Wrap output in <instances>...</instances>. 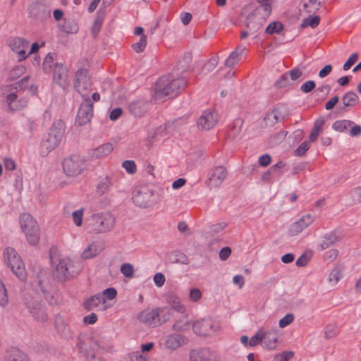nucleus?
Wrapping results in <instances>:
<instances>
[{
  "instance_id": "f257e3e1",
  "label": "nucleus",
  "mask_w": 361,
  "mask_h": 361,
  "mask_svg": "<svg viewBox=\"0 0 361 361\" xmlns=\"http://www.w3.org/2000/svg\"><path fill=\"white\" fill-rule=\"evenodd\" d=\"M184 78H175L168 74L161 76L154 86V97L156 99H163L166 97H173L179 94L186 86Z\"/></svg>"
},
{
  "instance_id": "f03ea898",
  "label": "nucleus",
  "mask_w": 361,
  "mask_h": 361,
  "mask_svg": "<svg viewBox=\"0 0 361 361\" xmlns=\"http://www.w3.org/2000/svg\"><path fill=\"white\" fill-rule=\"evenodd\" d=\"M77 347L87 361H103L99 357H97L96 353L105 350L106 348L96 338L80 336L78 338Z\"/></svg>"
},
{
  "instance_id": "7ed1b4c3",
  "label": "nucleus",
  "mask_w": 361,
  "mask_h": 361,
  "mask_svg": "<svg viewBox=\"0 0 361 361\" xmlns=\"http://www.w3.org/2000/svg\"><path fill=\"white\" fill-rule=\"evenodd\" d=\"M115 225V218L109 212L93 214L88 220L87 228L90 232L102 233L110 231Z\"/></svg>"
},
{
  "instance_id": "20e7f679",
  "label": "nucleus",
  "mask_w": 361,
  "mask_h": 361,
  "mask_svg": "<svg viewBox=\"0 0 361 361\" xmlns=\"http://www.w3.org/2000/svg\"><path fill=\"white\" fill-rule=\"evenodd\" d=\"M4 260L12 272L20 280L25 281L27 272L23 262L15 249L6 247L4 251Z\"/></svg>"
},
{
  "instance_id": "39448f33",
  "label": "nucleus",
  "mask_w": 361,
  "mask_h": 361,
  "mask_svg": "<svg viewBox=\"0 0 361 361\" xmlns=\"http://www.w3.org/2000/svg\"><path fill=\"white\" fill-rule=\"evenodd\" d=\"M20 225L29 244L36 245L39 240V227L36 220L29 214L23 213L20 216Z\"/></svg>"
},
{
  "instance_id": "423d86ee",
  "label": "nucleus",
  "mask_w": 361,
  "mask_h": 361,
  "mask_svg": "<svg viewBox=\"0 0 361 361\" xmlns=\"http://www.w3.org/2000/svg\"><path fill=\"white\" fill-rule=\"evenodd\" d=\"M80 272V267L69 258L59 260L54 271V277L61 282H65L75 278Z\"/></svg>"
},
{
  "instance_id": "0eeeda50",
  "label": "nucleus",
  "mask_w": 361,
  "mask_h": 361,
  "mask_svg": "<svg viewBox=\"0 0 361 361\" xmlns=\"http://www.w3.org/2000/svg\"><path fill=\"white\" fill-rule=\"evenodd\" d=\"M65 128L62 121H55L49 129L47 137L42 141V148L47 149V153L55 149L62 141Z\"/></svg>"
},
{
  "instance_id": "6e6552de",
  "label": "nucleus",
  "mask_w": 361,
  "mask_h": 361,
  "mask_svg": "<svg viewBox=\"0 0 361 361\" xmlns=\"http://www.w3.org/2000/svg\"><path fill=\"white\" fill-rule=\"evenodd\" d=\"M134 204L141 208L152 207L157 203L154 190L147 185L137 187L132 197Z\"/></svg>"
},
{
  "instance_id": "1a4fd4ad",
  "label": "nucleus",
  "mask_w": 361,
  "mask_h": 361,
  "mask_svg": "<svg viewBox=\"0 0 361 361\" xmlns=\"http://www.w3.org/2000/svg\"><path fill=\"white\" fill-rule=\"evenodd\" d=\"M193 331L200 336H212L220 329L219 324L211 319L196 321L192 325Z\"/></svg>"
},
{
  "instance_id": "9d476101",
  "label": "nucleus",
  "mask_w": 361,
  "mask_h": 361,
  "mask_svg": "<svg viewBox=\"0 0 361 361\" xmlns=\"http://www.w3.org/2000/svg\"><path fill=\"white\" fill-rule=\"evenodd\" d=\"M63 170L68 176H75L81 173L85 168L84 160L79 156L73 155L64 159Z\"/></svg>"
},
{
  "instance_id": "9b49d317",
  "label": "nucleus",
  "mask_w": 361,
  "mask_h": 361,
  "mask_svg": "<svg viewBox=\"0 0 361 361\" xmlns=\"http://www.w3.org/2000/svg\"><path fill=\"white\" fill-rule=\"evenodd\" d=\"M92 85L88 69H78L75 74L74 87L82 97L86 96V92Z\"/></svg>"
},
{
  "instance_id": "f8f14e48",
  "label": "nucleus",
  "mask_w": 361,
  "mask_h": 361,
  "mask_svg": "<svg viewBox=\"0 0 361 361\" xmlns=\"http://www.w3.org/2000/svg\"><path fill=\"white\" fill-rule=\"evenodd\" d=\"M93 116V102L87 97L80 104L75 118V124L82 126L90 122Z\"/></svg>"
},
{
  "instance_id": "ddd939ff",
  "label": "nucleus",
  "mask_w": 361,
  "mask_h": 361,
  "mask_svg": "<svg viewBox=\"0 0 361 361\" xmlns=\"http://www.w3.org/2000/svg\"><path fill=\"white\" fill-rule=\"evenodd\" d=\"M164 311V310L161 308L145 309L138 314L137 318L141 323L147 326L157 327L160 326L159 315Z\"/></svg>"
},
{
  "instance_id": "4468645a",
  "label": "nucleus",
  "mask_w": 361,
  "mask_h": 361,
  "mask_svg": "<svg viewBox=\"0 0 361 361\" xmlns=\"http://www.w3.org/2000/svg\"><path fill=\"white\" fill-rule=\"evenodd\" d=\"M26 307L34 319L39 322H45L48 319L47 308L44 304L37 300L26 302Z\"/></svg>"
},
{
  "instance_id": "2eb2a0df",
  "label": "nucleus",
  "mask_w": 361,
  "mask_h": 361,
  "mask_svg": "<svg viewBox=\"0 0 361 361\" xmlns=\"http://www.w3.org/2000/svg\"><path fill=\"white\" fill-rule=\"evenodd\" d=\"M227 169L223 166H216L208 173L207 183L209 187H219L227 176Z\"/></svg>"
},
{
  "instance_id": "dca6fc26",
  "label": "nucleus",
  "mask_w": 361,
  "mask_h": 361,
  "mask_svg": "<svg viewBox=\"0 0 361 361\" xmlns=\"http://www.w3.org/2000/svg\"><path fill=\"white\" fill-rule=\"evenodd\" d=\"M29 44V41L22 37H14L9 42V47L17 54L18 61L24 60L27 57L26 49Z\"/></svg>"
},
{
  "instance_id": "f3484780",
  "label": "nucleus",
  "mask_w": 361,
  "mask_h": 361,
  "mask_svg": "<svg viewBox=\"0 0 361 361\" xmlns=\"http://www.w3.org/2000/svg\"><path fill=\"white\" fill-rule=\"evenodd\" d=\"M30 15L39 21H44L51 17V10L43 3L36 2L30 7Z\"/></svg>"
},
{
  "instance_id": "a211bd4d",
  "label": "nucleus",
  "mask_w": 361,
  "mask_h": 361,
  "mask_svg": "<svg viewBox=\"0 0 361 361\" xmlns=\"http://www.w3.org/2000/svg\"><path fill=\"white\" fill-rule=\"evenodd\" d=\"M218 121L217 114L213 111H204L197 120L200 129L208 130L215 126Z\"/></svg>"
},
{
  "instance_id": "6ab92c4d",
  "label": "nucleus",
  "mask_w": 361,
  "mask_h": 361,
  "mask_svg": "<svg viewBox=\"0 0 361 361\" xmlns=\"http://www.w3.org/2000/svg\"><path fill=\"white\" fill-rule=\"evenodd\" d=\"M44 273L45 274V271H41L37 274L39 288L49 304L52 306L56 305H57V300L50 293L49 290V284Z\"/></svg>"
},
{
  "instance_id": "aec40b11",
  "label": "nucleus",
  "mask_w": 361,
  "mask_h": 361,
  "mask_svg": "<svg viewBox=\"0 0 361 361\" xmlns=\"http://www.w3.org/2000/svg\"><path fill=\"white\" fill-rule=\"evenodd\" d=\"M149 103L146 99H138L128 104V111L135 117H141L148 111Z\"/></svg>"
},
{
  "instance_id": "412c9836",
  "label": "nucleus",
  "mask_w": 361,
  "mask_h": 361,
  "mask_svg": "<svg viewBox=\"0 0 361 361\" xmlns=\"http://www.w3.org/2000/svg\"><path fill=\"white\" fill-rule=\"evenodd\" d=\"M191 361H217L216 354L209 348L192 350L190 353Z\"/></svg>"
},
{
  "instance_id": "4be33fe9",
  "label": "nucleus",
  "mask_w": 361,
  "mask_h": 361,
  "mask_svg": "<svg viewBox=\"0 0 361 361\" xmlns=\"http://www.w3.org/2000/svg\"><path fill=\"white\" fill-rule=\"evenodd\" d=\"M9 111L12 112L20 111L27 106V100L25 98L18 99L16 92L9 93L6 97Z\"/></svg>"
},
{
  "instance_id": "5701e85b",
  "label": "nucleus",
  "mask_w": 361,
  "mask_h": 361,
  "mask_svg": "<svg viewBox=\"0 0 361 361\" xmlns=\"http://www.w3.org/2000/svg\"><path fill=\"white\" fill-rule=\"evenodd\" d=\"M313 222V218L310 214L302 216L298 221L293 223L289 229V234L292 236L301 233L305 228Z\"/></svg>"
},
{
  "instance_id": "b1692460",
  "label": "nucleus",
  "mask_w": 361,
  "mask_h": 361,
  "mask_svg": "<svg viewBox=\"0 0 361 361\" xmlns=\"http://www.w3.org/2000/svg\"><path fill=\"white\" fill-rule=\"evenodd\" d=\"M343 234L341 231L334 230L329 233H326L322 238V242L319 245L322 250L327 249L328 247L334 245L336 243L340 241L342 238Z\"/></svg>"
},
{
  "instance_id": "393cba45",
  "label": "nucleus",
  "mask_w": 361,
  "mask_h": 361,
  "mask_svg": "<svg viewBox=\"0 0 361 361\" xmlns=\"http://www.w3.org/2000/svg\"><path fill=\"white\" fill-rule=\"evenodd\" d=\"M83 306L87 311H90L94 309H97L98 310H104L106 309V306L104 304V297L100 293L96 294L85 300Z\"/></svg>"
},
{
  "instance_id": "a878e982",
  "label": "nucleus",
  "mask_w": 361,
  "mask_h": 361,
  "mask_svg": "<svg viewBox=\"0 0 361 361\" xmlns=\"http://www.w3.org/2000/svg\"><path fill=\"white\" fill-rule=\"evenodd\" d=\"M263 347L268 350H274L276 348V343L279 338V333L277 330H269L267 331H263Z\"/></svg>"
},
{
  "instance_id": "bb28decb",
  "label": "nucleus",
  "mask_w": 361,
  "mask_h": 361,
  "mask_svg": "<svg viewBox=\"0 0 361 361\" xmlns=\"http://www.w3.org/2000/svg\"><path fill=\"white\" fill-rule=\"evenodd\" d=\"M185 341L186 338L185 336L178 334H173L166 338L165 346L169 349L176 350L185 344Z\"/></svg>"
},
{
  "instance_id": "cd10ccee",
  "label": "nucleus",
  "mask_w": 361,
  "mask_h": 361,
  "mask_svg": "<svg viewBox=\"0 0 361 361\" xmlns=\"http://www.w3.org/2000/svg\"><path fill=\"white\" fill-rule=\"evenodd\" d=\"M53 80L60 87L66 88L69 84L68 69H54Z\"/></svg>"
},
{
  "instance_id": "c85d7f7f",
  "label": "nucleus",
  "mask_w": 361,
  "mask_h": 361,
  "mask_svg": "<svg viewBox=\"0 0 361 361\" xmlns=\"http://www.w3.org/2000/svg\"><path fill=\"white\" fill-rule=\"evenodd\" d=\"M54 327L57 332L62 336H68L70 334V329L65 319L61 314H56L54 317Z\"/></svg>"
},
{
  "instance_id": "c756f323",
  "label": "nucleus",
  "mask_w": 361,
  "mask_h": 361,
  "mask_svg": "<svg viewBox=\"0 0 361 361\" xmlns=\"http://www.w3.org/2000/svg\"><path fill=\"white\" fill-rule=\"evenodd\" d=\"M113 150V146L111 143H106L95 149H91L90 155L94 159H101L109 154Z\"/></svg>"
},
{
  "instance_id": "7c9ffc66",
  "label": "nucleus",
  "mask_w": 361,
  "mask_h": 361,
  "mask_svg": "<svg viewBox=\"0 0 361 361\" xmlns=\"http://www.w3.org/2000/svg\"><path fill=\"white\" fill-rule=\"evenodd\" d=\"M114 185V178L111 176H106L97 183L96 187V192L99 195H102L104 193L109 192L111 188Z\"/></svg>"
},
{
  "instance_id": "2f4dec72",
  "label": "nucleus",
  "mask_w": 361,
  "mask_h": 361,
  "mask_svg": "<svg viewBox=\"0 0 361 361\" xmlns=\"http://www.w3.org/2000/svg\"><path fill=\"white\" fill-rule=\"evenodd\" d=\"M259 6L254 11L253 13L260 14L264 18H267L271 13V0H257Z\"/></svg>"
},
{
  "instance_id": "473e14b6",
  "label": "nucleus",
  "mask_w": 361,
  "mask_h": 361,
  "mask_svg": "<svg viewBox=\"0 0 361 361\" xmlns=\"http://www.w3.org/2000/svg\"><path fill=\"white\" fill-rule=\"evenodd\" d=\"M166 299L173 310L180 313L185 312V306L181 303L180 298L176 294L169 293L166 295Z\"/></svg>"
},
{
  "instance_id": "72a5a7b5",
  "label": "nucleus",
  "mask_w": 361,
  "mask_h": 361,
  "mask_svg": "<svg viewBox=\"0 0 361 361\" xmlns=\"http://www.w3.org/2000/svg\"><path fill=\"white\" fill-rule=\"evenodd\" d=\"M245 51L246 48L245 47H238L226 60V66L231 68L236 65L240 60L239 56L243 55Z\"/></svg>"
},
{
  "instance_id": "f704fd0d",
  "label": "nucleus",
  "mask_w": 361,
  "mask_h": 361,
  "mask_svg": "<svg viewBox=\"0 0 361 361\" xmlns=\"http://www.w3.org/2000/svg\"><path fill=\"white\" fill-rule=\"evenodd\" d=\"M325 1L326 0H307L303 4V9L310 15H314L322 8Z\"/></svg>"
},
{
  "instance_id": "c9c22d12",
  "label": "nucleus",
  "mask_w": 361,
  "mask_h": 361,
  "mask_svg": "<svg viewBox=\"0 0 361 361\" xmlns=\"http://www.w3.org/2000/svg\"><path fill=\"white\" fill-rule=\"evenodd\" d=\"M168 260L169 262L174 264H188L190 259L184 253L179 251H173L168 254Z\"/></svg>"
},
{
  "instance_id": "e433bc0d",
  "label": "nucleus",
  "mask_w": 361,
  "mask_h": 361,
  "mask_svg": "<svg viewBox=\"0 0 361 361\" xmlns=\"http://www.w3.org/2000/svg\"><path fill=\"white\" fill-rule=\"evenodd\" d=\"M267 18H257V15L255 13H252L249 18H248V22L247 27L249 29L250 32H255L258 30L260 29V27L263 25V23L266 20Z\"/></svg>"
},
{
  "instance_id": "4c0bfd02",
  "label": "nucleus",
  "mask_w": 361,
  "mask_h": 361,
  "mask_svg": "<svg viewBox=\"0 0 361 361\" xmlns=\"http://www.w3.org/2000/svg\"><path fill=\"white\" fill-rule=\"evenodd\" d=\"M6 361H30L26 354L18 348H11L6 357Z\"/></svg>"
},
{
  "instance_id": "58836bf2",
  "label": "nucleus",
  "mask_w": 361,
  "mask_h": 361,
  "mask_svg": "<svg viewBox=\"0 0 361 361\" xmlns=\"http://www.w3.org/2000/svg\"><path fill=\"white\" fill-rule=\"evenodd\" d=\"M344 107H353L359 102V97L356 93L352 91L346 92L342 97Z\"/></svg>"
},
{
  "instance_id": "ea45409f",
  "label": "nucleus",
  "mask_w": 361,
  "mask_h": 361,
  "mask_svg": "<svg viewBox=\"0 0 361 361\" xmlns=\"http://www.w3.org/2000/svg\"><path fill=\"white\" fill-rule=\"evenodd\" d=\"M343 267L341 265L335 267L329 275V281L332 285H336L343 276Z\"/></svg>"
},
{
  "instance_id": "a19ab883",
  "label": "nucleus",
  "mask_w": 361,
  "mask_h": 361,
  "mask_svg": "<svg viewBox=\"0 0 361 361\" xmlns=\"http://www.w3.org/2000/svg\"><path fill=\"white\" fill-rule=\"evenodd\" d=\"M282 118L283 117L281 116L279 110L278 109H275L272 111L267 114L266 116L264 117V121L267 125L273 126L276 123H278L280 119Z\"/></svg>"
},
{
  "instance_id": "79ce46f5",
  "label": "nucleus",
  "mask_w": 361,
  "mask_h": 361,
  "mask_svg": "<svg viewBox=\"0 0 361 361\" xmlns=\"http://www.w3.org/2000/svg\"><path fill=\"white\" fill-rule=\"evenodd\" d=\"M29 80V76H25L20 80L16 82L9 86H8V90L11 92H16L17 94L18 92L23 90L25 87H27V83Z\"/></svg>"
},
{
  "instance_id": "37998d69",
  "label": "nucleus",
  "mask_w": 361,
  "mask_h": 361,
  "mask_svg": "<svg viewBox=\"0 0 361 361\" xmlns=\"http://www.w3.org/2000/svg\"><path fill=\"white\" fill-rule=\"evenodd\" d=\"M104 21V13L97 12V16L94 20L93 25L91 29L92 35L94 37H96L99 32L100 31Z\"/></svg>"
},
{
  "instance_id": "c03bdc74",
  "label": "nucleus",
  "mask_w": 361,
  "mask_h": 361,
  "mask_svg": "<svg viewBox=\"0 0 361 361\" xmlns=\"http://www.w3.org/2000/svg\"><path fill=\"white\" fill-rule=\"evenodd\" d=\"M319 21L320 18L318 16H310L302 20L301 27L305 28L310 26L312 28H315L319 25Z\"/></svg>"
},
{
  "instance_id": "a18cd8bd",
  "label": "nucleus",
  "mask_w": 361,
  "mask_h": 361,
  "mask_svg": "<svg viewBox=\"0 0 361 361\" xmlns=\"http://www.w3.org/2000/svg\"><path fill=\"white\" fill-rule=\"evenodd\" d=\"M353 124V122L350 121H347V120L336 121L333 123L332 128L334 130H335L336 131L343 132V131L347 130Z\"/></svg>"
},
{
  "instance_id": "49530a36",
  "label": "nucleus",
  "mask_w": 361,
  "mask_h": 361,
  "mask_svg": "<svg viewBox=\"0 0 361 361\" xmlns=\"http://www.w3.org/2000/svg\"><path fill=\"white\" fill-rule=\"evenodd\" d=\"M283 29V25L279 22L275 21L271 23L266 28V32L270 35L279 34Z\"/></svg>"
},
{
  "instance_id": "de8ad7c7",
  "label": "nucleus",
  "mask_w": 361,
  "mask_h": 361,
  "mask_svg": "<svg viewBox=\"0 0 361 361\" xmlns=\"http://www.w3.org/2000/svg\"><path fill=\"white\" fill-rule=\"evenodd\" d=\"M61 30L68 34L76 33L78 30V25L72 21H65L61 25Z\"/></svg>"
},
{
  "instance_id": "09e8293b",
  "label": "nucleus",
  "mask_w": 361,
  "mask_h": 361,
  "mask_svg": "<svg viewBox=\"0 0 361 361\" xmlns=\"http://www.w3.org/2000/svg\"><path fill=\"white\" fill-rule=\"evenodd\" d=\"M190 322L185 318L176 321L173 325L174 331H185L190 329Z\"/></svg>"
},
{
  "instance_id": "8fccbe9b",
  "label": "nucleus",
  "mask_w": 361,
  "mask_h": 361,
  "mask_svg": "<svg viewBox=\"0 0 361 361\" xmlns=\"http://www.w3.org/2000/svg\"><path fill=\"white\" fill-rule=\"evenodd\" d=\"M98 253L99 252L96 249V244L93 243L83 251L82 257L84 259H89L95 257Z\"/></svg>"
},
{
  "instance_id": "3c124183",
  "label": "nucleus",
  "mask_w": 361,
  "mask_h": 361,
  "mask_svg": "<svg viewBox=\"0 0 361 361\" xmlns=\"http://www.w3.org/2000/svg\"><path fill=\"white\" fill-rule=\"evenodd\" d=\"M8 302L7 290L4 283L0 279V305L5 307Z\"/></svg>"
},
{
  "instance_id": "603ef678",
  "label": "nucleus",
  "mask_w": 361,
  "mask_h": 361,
  "mask_svg": "<svg viewBox=\"0 0 361 361\" xmlns=\"http://www.w3.org/2000/svg\"><path fill=\"white\" fill-rule=\"evenodd\" d=\"M192 59V53L188 51L184 53V54L178 59V65L181 67L189 66Z\"/></svg>"
},
{
  "instance_id": "864d4df0",
  "label": "nucleus",
  "mask_w": 361,
  "mask_h": 361,
  "mask_svg": "<svg viewBox=\"0 0 361 361\" xmlns=\"http://www.w3.org/2000/svg\"><path fill=\"white\" fill-rule=\"evenodd\" d=\"M147 45V37L142 35L138 42L135 43L132 45L133 49L137 52H142L144 51Z\"/></svg>"
},
{
  "instance_id": "5fc2aeb1",
  "label": "nucleus",
  "mask_w": 361,
  "mask_h": 361,
  "mask_svg": "<svg viewBox=\"0 0 361 361\" xmlns=\"http://www.w3.org/2000/svg\"><path fill=\"white\" fill-rule=\"evenodd\" d=\"M263 329H260L254 336H252L249 341V345L256 346L260 343H262L263 340Z\"/></svg>"
},
{
  "instance_id": "6e6d98bb",
  "label": "nucleus",
  "mask_w": 361,
  "mask_h": 361,
  "mask_svg": "<svg viewBox=\"0 0 361 361\" xmlns=\"http://www.w3.org/2000/svg\"><path fill=\"white\" fill-rule=\"evenodd\" d=\"M338 334V329H337V326L335 324H328L326 327H325V331H324V334H325V338H334V336H336Z\"/></svg>"
},
{
  "instance_id": "4d7b16f0",
  "label": "nucleus",
  "mask_w": 361,
  "mask_h": 361,
  "mask_svg": "<svg viewBox=\"0 0 361 361\" xmlns=\"http://www.w3.org/2000/svg\"><path fill=\"white\" fill-rule=\"evenodd\" d=\"M100 294L104 297L105 304L106 300H111L116 297L117 290L114 288H108L103 290L102 293Z\"/></svg>"
},
{
  "instance_id": "13d9d810",
  "label": "nucleus",
  "mask_w": 361,
  "mask_h": 361,
  "mask_svg": "<svg viewBox=\"0 0 361 361\" xmlns=\"http://www.w3.org/2000/svg\"><path fill=\"white\" fill-rule=\"evenodd\" d=\"M133 266L129 263H124L121 267V272L127 278H131L133 275Z\"/></svg>"
},
{
  "instance_id": "bf43d9fd",
  "label": "nucleus",
  "mask_w": 361,
  "mask_h": 361,
  "mask_svg": "<svg viewBox=\"0 0 361 361\" xmlns=\"http://www.w3.org/2000/svg\"><path fill=\"white\" fill-rule=\"evenodd\" d=\"M122 166L126 171L130 173L133 174L136 172V164L133 160H126L122 163Z\"/></svg>"
},
{
  "instance_id": "052dcab7",
  "label": "nucleus",
  "mask_w": 361,
  "mask_h": 361,
  "mask_svg": "<svg viewBox=\"0 0 361 361\" xmlns=\"http://www.w3.org/2000/svg\"><path fill=\"white\" fill-rule=\"evenodd\" d=\"M294 315L291 313L286 314L282 319L279 320V325L280 328H285L290 324L294 321Z\"/></svg>"
},
{
  "instance_id": "680f3d73",
  "label": "nucleus",
  "mask_w": 361,
  "mask_h": 361,
  "mask_svg": "<svg viewBox=\"0 0 361 361\" xmlns=\"http://www.w3.org/2000/svg\"><path fill=\"white\" fill-rule=\"evenodd\" d=\"M161 309L164 310V312H161L159 315V319L160 320V325L166 322L170 319L172 316V311L169 310L167 307H160Z\"/></svg>"
},
{
  "instance_id": "e2e57ef3",
  "label": "nucleus",
  "mask_w": 361,
  "mask_h": 361,
  "mask_svg": "<svg viewBox=\"0 0 361 361\" xmlns=\"http://www.w3.org/2000/svg\"><path fill=\"white\" fill-rule=\"evenodd\" d=\"M83 209H78L73 212L72 217L75 224L80 226L82 222Z\"/></svg>"
},
{
  "instance_id": "0e129e2a",
  "label": "nucleus",
  "mask_w": 361,
  "mask_h": 361,
  "mask_svg": "<svg viewBox=\"0 0 361 361\" xmlns=\"http://www.w3.org/2000/svg\"><path fill=\"white\" fill-rule=\"evenodd\" d=\"M310 148V143L307 141L303 142L295 150L294 154L296 156H302Z\"/></svg>"
},
{
  "instance_id": "69168bd1",
  "label": "nucleus",
  "mask_w": 361,
  "mask_h": 361,
  "mask_svg": "<svg viewBox=\"0 0 361 361\" xmlns=\"http://www.w3.org/2000/svg\"><path fill=\"white\" fill-rule=\"evenodd\" d=\"M316 87V84L313 80H307L300 86V90L303 93H309Z\"/></svg>"
},
{
  "instance_id": "338daca9",
  "label": "nucleus",
  "mask_w": 361,
  "mask_h": 361,
  "mask_svg": "<svg viewBox=\"0 0 361 361\" xmlns=\"http://www.w3.org/2000/svg\"><path fill=\"white\" fill-rule=\"evenodd\" d=\"M128 361H147V357L141 352L136 351L129 354Z\"/></svg>"
},
{
  "instance_id": "774afa93",
  "label": "nucleus",
  "mask_w": 361,
  "mask_h": 361,
  "mask_svg": "<svg viewBox=\"0 0 361 361\" xmlns=\"http://www.w3.org/2000/svg\"><path fill=\"white\" fill-rule=\"evenodd\" d=\"M294 355L293 351H283L281 353H279L275 356L276 360L280 361H288L290 360Z\"/></svg>"
}]
</instances>
